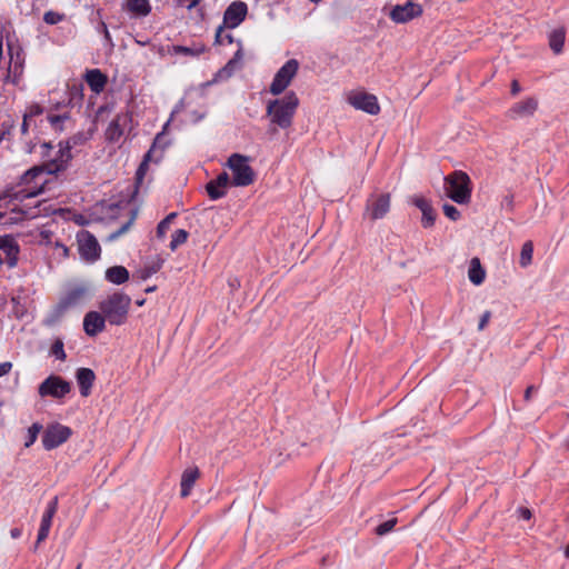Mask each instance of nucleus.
I'll use <instances>...</instances> for the list:
<instances>
[{"instance_id": "423d86ee", "label": "nucleus", "mask_w": 569, "mask_h": 569, "mask_svg": "<svg viewBox=\"0 0 569 569\" xmlns=\"http://www.w3.org/2000/svg\"><path fill=\"white\" fill-rule=\"evenodd\" d=\"M299 70V62L296 59H289L274 74L269 87V92L273 96L281 94L291 83Z\"/></svg>"}, {"instance_id": "cd10ccee", "label": "nucleus", "mask_w": 569, "mask_h": 569, "mask_svg": "<svg viewBox=\"0 0 569 569\" xmlns=\"http://www.w3.org/2000/svg\"><path fill=\"white\" fill-rule=\"evenodd\" d=\"M549 47L556 53L559 54L562 52L565 39H566V29L563 27H559L552 30L549 33Z\"/></svg>"}, {"instance_id": "de8ad7c7", "label": "nucleus", "mask_w": 569, "mask_h": 569, "mask_svg": "<svg viewBox=\"0 0 569 569\" xmlns=\"http://www.w3.org/2000/svg\"><path fill=\"white\" fill-rule=\"evenodd\" d=\"M237 43H238V50L236 51L233 57L230 59V61L236 63L238 67H241V61L243 59L242 42H241V40H237Z\"/></svg>"}, {"instance_id": "ddd939ff", "label": "nucleus", "mask_w": 569, "mask_h": 569, "mask_svg": "<svg viewBox=\"0 0 569 569\" xmlns=\"http://www.w3.org/2000/svg\"><path fill=\"white\" fill-rule=\"evenodd\" d=\"M248 14V4L244 1L236 0L231 2L223 13V24L228 29L239 27Z\"/></svg>"}, {"instance_id": "052dcab7", "label": "nucleus", "mask_w": 569, "mask_h": 569, "mask_svg": "<svg viewBox=\"0 0 569 569\" xmlns=\"http://www.w3.org/2000/svg\"><path fill=\"white\" fill-rule=\"evenodd\" d=\"M202 0H190L189 3L186 6L187 10L194 9Z\"/></svg>"}, {"instance_id": "09e8293b", "label": "nucleus", "mask_w": 569, "mask_h": 569, "mask_svg": "<svg viewBox=\"0 0 569 569\" xmlns=\"http://www.w3.org/2000/svg\"><path fill=\"white\" fill-rule=\"evenodd\" d=\"M98 32H101L103 34V38L104 40L112 46V39H111V36H110V32L108 30V27L107 24L101 21L98 26Z\"/></svg>"}, {"instance_id": "4d7b16f0", "label": "nucleus", "mask_w": 569, "mask_h": 569, "mask_svg": "<svg viewBox=\"0 0 569 569\" xmlns=\"http://www.w3.org/2000/svg\"><path fill=\"white\" fill-rule=\"evenodd\" d=\"M11 368H12V363L11 362H9V361L1 362L0 363V377L6 376L7 373H9Z\"/></svg>"}, {"instance_id": "c9c22d12", "label": "nucleus", "mask_w": 569, "mask_h": 569, "mask_svg": "<svg viewBox=\"0 0 569 569\" xmlns=\"http://www.w3.org/2000/svg\"><path fill=\"white\" fill-rule=\"evenodd\" d=\"M238 69H240V67L229 60L227 64L217 72L214 81L229 79Z\"/></svg>"}, {"instance_id": "5fc2aeb1", "label": "nucleus", "mask_w": 569, "mask_h": 569, "mask_svg": "<svg viewBox=\"0 0 569 569\" xmlns=\"http://www.w3.org/2000/svg\"><path fill=\"white\" fill-rule=\"evenodd\" d=\"M224 28H227L224 24L219 26L216 31L214 42L218 44H222L224 41V38H223L224 36H222Z\"/></svg>"}, {"instance_id": "79ce46f5", "label": "nucleus", "mask_w": 569, "mask_h": 569, "mask_svg": "<svg viewBox=\"0 0 569 569\" xmlns=\"http://www.w3.org/2000/svg\"><path fill=\"white\" fill-rule=\"evenodd\" d=\"M66 18V14L64 13H60V12H56V11H47L44 14H43V21L48 24H57L59 22H61L62 20H64Z\"/></svg>"}, {"instance_id": "a211bd4d", "label": "nucleus", "mask_w": 569, "mask_h": 569, "mask_svg": "<svg viewBox=\"0 0 569 569\" xmlns=\"http://www.w3.org/2000/svg\"><path fill=\"white\" fill-rule=\"evenodd\" d=\"M538 108V100L533 97L526 98L522 101L515 103L508 110V117L511 119H520L533 116Z\"/></svg>"}, {"instance_id": "9b49d317", "label": "nucleus", "mask_w": 569, "mask_h": 569, "mask_svg": "<svg viewBox=\"0 0 569 569\" xmlns=\"http://www.w3.org/2000/svg\"><path fill=\"white\" fill-rule=\"evenodd\" d=\"M72 431L69 427L53 423L47 427L42 435V445L46 450H52L64 443Z\"/></svg>"}, {"instance_id": "a18cd8bd", "label": "nucleus", "mask_w": 569, "mask_h": 569, "mask_svg": "<svg viewBox=\"0 0 569 569\" xmlns=\"http://www.w3.org/2000/svg\"><path fill=\"white\" fill-rule=\"evenodd\" d=\"M49 532H50V528L49 527L40 525V528H39V531H38V536H37V542H36V546H34V550H37L38 546L48 538Z\"/></svg>"}, {"instance_id": "bb28decb", "label": "nucleus", "mask_w": 569, "mask_h": 569, "mask_svg": "<svg viewBox=\"0 0 569 569\" xmlns=\"http://www.w3.org/2000/svg\"><path fill=\"white\" fill-rule=\"evenodd\" d=\"M47 120L56 132H62L64 124L71 121L70 111L64 110L58 114L48 112Z\"/></svg>"}, {"instance_id": "393cba45", "label": "nucleus", "mask_w": 569, "mask_h": 569, "mask_svg": "<svg viewBox=\"0 0 569 569\" xmlns=\"http://www.w3.org/2000/svg\"><path fill=\"white\" fill-rule=\"evenodd\" d=\"M169 123H170V120H168L164 123L162 131L159 132L154 137L153 143H152L151 148L149 149V150H153V156L156 154V157H154L156 163H158L162 159V152L166 149V147L169 144V142L167 141L166 134H164V131L168 128Z\"/></svg>"}, {"instance_id": "58836bf2", "label": "nucleus", "mask_w": 569, "mask_h": 569, "mask_svg": "<svg viewBox=\"0 0 569 569\" xmlns=\"http://www.w3.org/2000/svg\"><path fill=\"white\" fill-rule=\"evenodd\" d=\"M89 137L84 132H78L66 140L63 143L71 150L77 146H82L88 141Z\"/></svg>"}, {"instance_id": "6e6d98bb", "label": "nucleus", "mask_w": 569, "mask_h": 569, "mask_svg": "<svg viewBox=\"0 0 569 569\" xmlns=\"http://www.w3.org/2000/svg\"><path fill=\"white\" fill-rule=\"evenodd\" d=\"M517 512L519 513V517L523 520H529L532 517L531 511L525 507L518 508Z\"/></svg>"}, {"instance_id": "dca6fc26", "label": "nucleus", "mask_w": 569, "mask_h": 569, "mask_svg": "<svg viewBox=\"0 0 569 569\" xmlns=\"http://www.w3.org/2000/svg\"><path fill=\"white\" fill-rule=\"evenodd\" d=\"M131 121L132 119L128 112L118 113L106 130V139L110 142L119 141L124 130L130 127Z\"/></svg>"}, {"instance_id": "0eeeda50", "label": "nucleus", "mask_w": 569, "mask_h": 569, "mask_svg": "<svg viewBox=\"0 0 569 569\" xmlns=\"http://www.w3.org/2000/svg\"><path fill=\"white\" fill-rule=\"evenodd\" d=\"M86 295L83 287H76L70 289L56 306L53 311L46 318L44 325H54L63 313L71 307L77 306Z\"/></svg>"}, {"instance_id": "4c0bfd02", "label": "nucleus", "mask_w": 569, "mask_h": 569, "mask_svg": "<svg viewBox=\"0 0 569 569\" xmlns=\"http://www.w3.org/2000/svg\"><path fill=\"white\" fill-rule=\"evenodd\" d=\"M41 430H42V425L39 422H34L31 425V427H29L28 433H27V439L24 442L26 448L31 447L36 442Z\"/></svg>"}, {"instance_id": "6ab92c4d", "label": "nucleus", "mask_w": 569, "mask_h": 569, "mask_svg": "<svg viewBox=\"0 0 569 569\" xmlns=\"http://www.w3.org/2000/svg\"><path fill=\"white\" fill-rule=\"evenodd\" d=\"M106 321L102 312L89 311L83 318V330L88 336L94 337L104 330Z\"/></svg>"}, {"instance_id": "f3484780", "label": "nucleus", "mask_w": 569, "mask_h": 569, "mask_svg": "<svg viewBox=\"0 0 569 569\" xmlns=\"http://www.w3.org/2000/svg\"><path fill=\"white\" fill-rule=\"evenodd\" d=\"M0 250L6 254L8 268L17 267L20 253V247L12 234L0 236Z\"/></svg>"}, {"instance_id": "49530a36", "label": "nucleus", "mask_w": 569, "mask_h": 569, "mask_svg": "<svg viewBox=\"0 0 569 569\" xmlns=\"http://www.w3.org/2000/svg\"><path fill=\"white\" fill-rule=\"evenodd\" d=\"M43 111H44V109L40 104L33 103L28 108L24 116H28V119H29V118H33V117H38V116L42 114Z\"/></svg>"}, {"instance_id": "9d476101", "label": "nucleus", "mask_w": 569, "mask_h": 569, "mask_svg": "<svg viewBox=\"0 0 569 569\" xmlns=\"http://www.w3.org/2000/svg\"><path fill=\"white\" fill-rule=\"evenodd\" d=\"M390 210L389 193H371L366 202L365 216L371 220H379L386 217Z\"/></svg>"}, {"instance_id": "7c9ffc66", "label": "nucleus", "mask_w": 569, "mask_h": 569, "mask_svg": "<svg viewBox=\"0 0 569 569\" xmlns=\"http://www.w3.org/2000/svg\"><path fill=\"white\" fill-rule=\"evenodd\" d=\"M206 51V46L199 44L193 47H186V46H172L170 49V52L173 54H183V56H190V57H198L201 53Z\"/></svg>"}, {"instance_id": "338daca9", "label": "nucleus", "mask_w": 569, "mask_h": 569, "mask_svg": "<svg viewBox=\"0 0 569 569\" xmlns=\"http://www.w3.org/2000/svg\"><path fill=\"white\" fill-rule=\"evenodd\" d=\"M10 535L13 539H17L21 536V530L18 528H13L11 529Z\"/></svg>"}, {"instance_id": "ea45409f", "label": "nucleus", "mask_w": 569, "mask_h": 569, "mask_svg": "<svg viewBox=\"0 0 569 569\" xmlns=\"http://www.w3.org/2000/svg\"><path fill=\"white\" fill-rule=\"evenodd\" d=\"M50 353L54 356L58 360H66L67 355L63 348V341L61 339H56L51 346Z\"/></svg>"}, {"instance_id": "c85d7f7f", "label": "nucleus", "mask_w": 569, "mask_h": 569, "mask_svg": "<svg viewBox=\"0 0 569 569\" xmlns=\"http://www.w3.org/2000/svg\"><path fill=\"white\" fill-rule=\"evenodd\" d=\"M469 280L479 286L485 281L486 271L480 264V260L478 258H472L470 261L469 270H468Z\"/></svg>"}, {"instance_id": "412c9836", "label": "nucleus", "mask_w": 569, "mask_h": 569, "mask_svg": "<svg viewBox=\"0 0 569 569\" xmlns=\"http://www.w3.org/2000/svg\"><path fill=\"white\" fill-rule=\"evenodd\" d=\"M77 383L82 397H88L91 393V388L96 380V375L90 368H79L76 371Z\"/></svg>"}, {"instance_id": "39448f33", "label": "nucleus", "mask_w": 569, "mask_h": 569, "mask_svg": "<svg viewBox=\"0 0 569 569\" xmlns=\"http://www.w3.org/2000/svg\"><path fill=\"white\" fill-rule=\"evenodd\" d=\"M249 158L233 153L228 159V167L232 171V184L237 187H247L254 181V171L248 163Z\"/></svg>"}, {"instance_id": "e2e57ef3", "label": "nucleus", "mask_w": 569, "mask_h": 569, "mask_svg": "<svg viewBox=\"0 0 569 569\" xmlns=\"http://www.w3.org/2000/svg\"><path fill=\"white\" fill-rule=\"evenodd\" d=\"M177 217V213L176 212H171L169 213L164 219H162V221H167L168 226L171 224L172 220Z\"/></svg>"}, {"instance_id": "c756f323", "label": "nucleus", "mask_w": 569, "mask_h": 569, "mask_svg": "<svg viewBox=\"0 0 569 569\" xmlns=\"http://www.w3.org/2000/svg\"><path fill=\"white\" fill-rule=\"evenodd\" d=\"M154 161L153 150H148V152L143 156L141 163L139 164L136 171V190L134 193L138 192L139 186L142 183L144 176L149 168V162Z\"/></svg>"}, {"instance_id": "c03bdc74", "label": "nucleus", "mask_w": 569, "mask_h": 569, "mask_svg": "<svg viewBox=\"0 0 569 569\" xmlns=\"http://www.w3.org/2000/svg\"><path fill=\"white\" fill-rule=\"evenodd\" d=\"M443 213L452 221H457L460 218V211L452 204L446 203L442 207Z\"/></svg>"}, {"instance_id": "680f3d73", "label": "nucleus", "mask_w": 569, "mask_h": 569, "mask_svg": "<svg viewBox=\"0 0 569 569\" xmlns=\"http://www.w3.org/2000/svg\"><path fill=\"white\" fill-rule=\"evenodd\" d=\"M535 387L533 386H529L526 391H525V399L526 400H529L530 397H531V393L535 391Z\"/></svg>"}, {"instance_id": "3c124183", "label": "nucleus", "mask_w": 569, "mask_h": 569, "mask_svg": "<svg viewBox=\"0 0 569 569\" xmlns=\"http://www.w3.org/2000/svg\"><path fill=\"white\" fill-rule=\"evenodd\" d=\"M170 226H168L167 221H160L157 226V236L158 238H163L169 230Z\"/></svg>"}, {"instance_id": "4be33fe9", "label": "nucleus", "mask_w": 569, "mask_h": 569, "mask_svg": "<svg viewBox=\"0 0 569 569\" xmlns=\"http://www.w3.org/2000/svg\"><path fill=\"white\" fill-rule=\"evenodd\" d=\"M413 204L420 209L421 213H422V218H421V224L423 228H431L435 222H436V211L433 210L431 203L429 200L422 198V197H417L415 198L413 200Z\"/></svg>"}, {"instance_id": "72a5a7b5", "label": "nucleus", "mask_w": 569, "mask_h": 569, "mask_svg": "<svg viewBox=\"0 0 569 569\" xmlns=\"http://www.w3.org/2000/svg\"><path fill=\"white\" fill-rule=\"evenodd\" d=\"M533 244L531 241H526L522 244L520 252L519 263L522 268H527L532 262Z\"/></svg>"}, {"instance_id": "7ed1b4c3", "label": "nucleus", "mask_w": 569, "mask_h": 569, "mask_svg": "<svg viewBox=\"0 0 569 569\" xmlns=\"http://www.w3.org/2000/svg\"><path fill=\"white\" fill-rule=\"evenodd\" d=\"M131 298L122 292L108 296L99 305L107 321L112 326H121L127 321Z\"/></svg>"}, {"instance_id": "5701e85b", "label": "nucleus", "mask_w": 569, "mask_h": 569, "mask_svg": "<svg viewBox=\"0 0 569 569\" xmlns=\"http://www.w3.org/2000/svg\"><path fill=\"white\" fill-rule=\"evenodd\" d=\"M84 79L90 89L96 93H100L101 91H103L108 81L107 76L102 73L99 69L87 70Z\"/></svg>"}, {"instance_id": "a878e982", "label": "nucleus", "mask_w": 569, "mask_h": 569, "mask_svg": "<svg viewBox=\"0 0 569 569\" xmlns=\"http://www.w3.org/2000/svg\"><path fill=\"white\" fill-rule=\"evenodd\" d=\"M106 279L113 284H122L129 280V271L123 266H113L106 270Z\"/></svg>"}, {"instance_id": "b1692460", "label": "nucleus", "mask_w": 569, "mask_h": 569, "mask_svg": "<svg viewBox=\"0 0 569 569\" xmlns=\"http://www.w3.org/2000/svg\"><path fill=\"white\" fill-rule=\"evenodd\" d=\"M199 469L197 467L187 468L181 476V491L180 495L182 498H186L190 495L192 487L196 480L199 478Z\"/></svg>"}, {"instance_id": "13d9d810", "label": "nucleus", "mask_w": 569, "mask_h": 569, "mask_svg": "<svg viewBox=\"0 0 569 569\" xmlns=\"http://www.w3.org/2000/svg\"><path fill=\"white\" fill-rule=\"evenodd\" d=\"M54 247L57 249H60V251H62V254H63L64 258L69 257V248L67 246H64L62 242L56 241L54 242Z\"/></svg>"}, {"instance_id": "bf43d9fd", "label": "nucleus", "mask_w": 569, "mask_h": 569, "mask_svg": "<svg viewBox=\"0 0 569 569\" xmlns=\"http://www.w3.org/2000/svg\"><path fill=\"white\" fill-rule=\"evenodd\" d=\"M520 90H521V88H520L519 82H518L517 80H513V81L511 82V93H512L513 96H516V94H518V93L520 92Z\"/></svg>"}, {"instance_id": "e433bc0d", "label": "nucleus", "mask_w": 569, "mask_h": 569, "mask_svg": "<svg viewBox=\"0 0 569 569\" xmlns=\"http://www.w3.org/2000/svg\"><path fill=\"white\" fill-rule=\"evenodd\" d=\"M188 231H186L184 229H178L174 231V233L172 234V239L170 241V249L172 251L177 250V248L181 244H183L187 239H188Z\"/></svg>"}, {"instance_id": "473e14b6", "label": "nucleus", "mask_w": 569, "mask_h": 569, "mask_svg": "<svg viewBox=\"0 0 569 569\" xmlns=\"http://www.w3.org/2000/svg\"><path fill=\"white\" fill-rule=\"evenodd\" d=\"M58 510V497H53L47 505L41 518V526L51 528L52 519Z\"/></svg>"}, {"instance_id": "f257e3e1", "label": "nucleus", "mask_w": 569, "mask_h": 569, "mask_svg": "<svg viewBox=\"0 0 569 569\" xmlns=\"http://www.w3.org/2000/svg\"><path fill=\"white\" fill-rule=\"evenodd\" d=\"M47 171L44 164L41 167H32L27 170L16 186H7L6 194L9 201H24L26 199L38 197L43 193L44 186L48 182L46 178Z\"/></svg>"}, {"instance_id": "4468645a", "label": "nucleus", "mask_w": 569, "mask_h": 569, "mask_svg": "<svg viewBox=\"0 0 569 569\" xmlns=\"http://www.w3.org/2000/svg\"><path fill=\"white\" fill-rule=\"evenodd\" d=\"M349 103L369 114L376 116L380 112V106L376 96L367 92H358L348 98Z\"/></svg>"}, {"instance_id": "37998d69", "label": "nucleus", "mask_w": 569, "mask_h": 569, "mask_svg": "<svg viewBox=\"0 0 569 569\" xmlns=\"http://www.w3.org/2000/svg\"><path fill=\"white\" fill-rule=\"evenodd\" d=\"M132 221H133V217L127 221L124 224H122L118 230L111 232L108 237H107V240L108 241H113V240H117L119 237H121L123 233H126L130 226L132 224Z\"/></svg>"}, {"instance_id": "f03ea898", "label": "nucleus", "mask_w": 569, "mask_h": 569, "mask_svg": "<svg viewBox=\"0 0 569 569\" xmlns=\"http://www.w3.org/2000/svg\"><path fill=\"white\" fill-rule=\"evenodd\" d=\"M299 107V98L293 91L287 92L282 98L269 100L266 112L270 123L280 129H288L292 126L293 117Z\"/></svg>"}, {"instance_id": "864d4df0", "label": "nucleus", "mask_w": 569, "mask_h": 569, "mask_svg": "<svg viewBox=\"0 0 569 569\" xmlns=\"http://www.w3.org/2000/svg\"><path fill=\"white\" fill-rule=\"evenodd\" d=\"M11 202L12 201H9V197H7V194H6V190H3V192L0 194V208L7 207ZM4 216L6 214L0 211V221L4 218Z\"/></svg>"}, {"instance_id": "20e7f679", "label": "nucleus", "mask_w": 569, "mask_h": 569, "mask_svg": "<svg viewBox=\"0 0 569 569\" xmlns=\"http://www.w3.org/2000/svg\"><path fill=\"white\" fill-rule=\"evenodd\" d=\"M446 194L459 204H466L471 199V180L469 176L461 171L456 170L445 177Z\"/></svg>"}, {"instance_id": "8fccbe9b", "label": "nucleus", "mask_w": 569, "mask_h": 569, "mask_svg": "<svg viewBox=\"0 0 569 569\" xmlns=\"http://www.w3.org/2000/svg\"><path fill=\"white\" fill-rule=\"evenodd\" d=\"M70 103H71V100H68L67 102H64V101L63 102H57V103L51 106L49 112L53 113V111H61L62 112V110L63 111L68 110Z\"/></svg>"}, {"instance_id": "aec40b11", "label": "nucleus", "mask_w": 569, "mask_h": 569, "mask_svg": "<svg viewBox=\"0 0 569 569\" xmlns=\"http://www.w3.org/2000/svg\"><path fill=\"white\" fill-rule=\"evenodd\" d=\"M230 184L229 174L223 171L217 176L216 179L210 180L206 190L211 200H218L226 196V189Z\"/></svg>"}, {"instance_id": "1a4fd4ad", "label": "nucleus", "mask_w": 569, "mask_h": 569, "mask_svg": "<svg viewBox=\"0 0 569 569\" xmlns=\"http://www.w3.org/2000/svg\"><path fill=\"white\" fill-rule=\"evenodd\" d=\"M71 391V383L60 376L50 375L38 387L41 397L61 399Z\"/></svg>"}, {"instance_id": "2f4dec72", "label": "nucleus", "mask_w": 569, "mask_h": 569, "mask_svg": "<svg viewBox=\"0 0 569 569\" xmlns=\"http://www.w3.org/2000/svg\"><path fill=\"white\" fill-rule=\"evenodd\" d=\"M128 10L138 16L146 17L151 11V6L148 0H129Z\"/></svg>"}, {"instance_id": "6e6552de", "label": "nucleus", "mask_w": 569, "mask_h": 569, "mask_svg": "<svg viewBox=\"0 0 569 569\" xmlns=\"http://www.w3.org/2000/svg\"><path fill=\"white\" fill-rule=\"evenodd\" d=\"M78 251L82 260L94 262L100 258L101 248L97 238L88 230H80L77 236Z\"/></svg>"}, {"instance_id": "69168bd1", "label": "nucleus", "mask_w": 569, "mask_h": 569, "mask_svg": "<svg viewBox=\"0 0 569 569\" xmlns=\"http://www.w3.org/2000/svg\"><path fill=\"white\" fill-rule=\"evenodd\" d=\"M177 217V213L176 212H171L169 213L164 219H162V221H167L168 226L171 224L172 220Z\"/></svg>"}, {"instance_id": "774afa93", "label": "nucleus", "mask_w": 569, "mask_h": 569, "mask_svg": "<svg viewBox=\"0 0 569 569\" xmlns=\"http://www.w3.org/2000/svg\"><path fill=\"white\" fill-rule=\"evenodd\" d=\"M21 130H22L23 133L27 132V130H28V116L23 117V121H22V124H21Z\"/></svg>"}, {"instance_id": "2eb2a0df", "label": "nucleus", "mask_w": 569, "mask_h": 569, "mask_svg": "<svg viewBox=\"0 0 569 569\" xmlns=\"http://www.w3.org/2000/svg\"><path fill=\"white\" fill-rule=\"evenodd\" d=\"M72 159V153L69 147L63 142L59 143V150L53 159L44 163V168L48 174H57L66 170Z\"/></svg>"}, {"instance_id": "603ef678", "label": "nucleus", "mask_w": 569, "mask_h": 569, "mask_svg": "<svg viewBox=\"0 0 569 569\" xmlns=\"http://www.w3.org/2000/svg\"><path fill=\"white\" fill-rule=\"evenodd\" d=\"M490 318H491V312L485 311L480 318L478 329L483 330L486 328L487 323L489 322Z\"/></svg>"}, {"instance_id": "f8f14e48", "label": "nucleus", "mask_w": 569, "mask_h": 569, "mask_svg": "<svg viewBox=\"0 0 569 569\" xmlns=\"http://www.w3.org/2000/svg\"><path fill=\"white\" fill-rule=\"evenodd\" d=\"M422 6L412 1H408L405 4L395 6L389 18L396 23H407L416 18L422 16Z\"/></svg>"}, {"instance_id": "0e129e2a", "label": "nucleus", "mask_w": 569, "mask_h": 569, "mask_svg": "<svg viewBox=\"0 0 569 569\" xmlns=\"http://www.w3.org/2000/svg\"><path fill=\"white\" fill-rule=\"evenodd\" d=\"M177 217V213L176 212H171L169 213L164 219H162V221H167L168 226L171 224L172 220Z\"/></svg>"}, {"instance_id": "f704fd0d", "label": "nucleus", "mask_w": 569, "mask_h": 569, "mask_svg": "<svg viewBox=\"0 0 569 569\" xmlns=\"http://www.w3.org/2000/svg\"><path fill=\"white\" fill-rule=\"evenodd\" d=\"M163 264V260L161 258H157L156 260L147 263L144 268L141 270V279L146 280L152 274L157 273Z\"/></svg>"}, {"instance_id": "a19ab883", "label": "nucleus", "mask_w": 569, "mask_h": 569, "mask_svg": "<svg viewBox=\"0 0 569 569\" xmlns=\"http://www.w3.org/2000/svg\"><path fill=\"white\" fill-rule=\"evenodd\" d=\"M397 525V518H391L376 527L375 532L378 536H385L393 530Z\"/></svg>"}]
</instances>
